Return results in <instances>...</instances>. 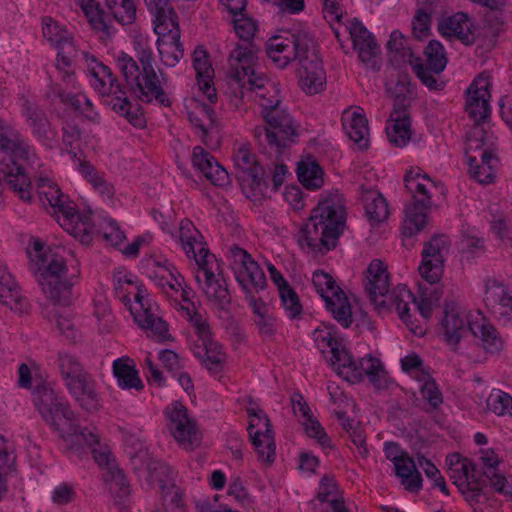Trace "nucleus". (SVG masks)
<instances>
[{
	"label": "nucleus",
	"mask_w": 512,
	"mask_h": 512,
	"mask_svg": "<svg viewBox=\"0 0 512 512\" xmlns=\"http://www.w3.org/2000/svg\"><path fill=\"white\" fill-rule=\"evenodd\" d=\"M301 184L309 190H318L324 184V172L317 160L311 156L302 159L297 166Z\"/></svg>",
	"instance_id": "c03bdc74"
},
{
	"label": "nucleus",
	"mask_w": 512,
	"mask_h": 512,
	"mask_svg": "<svg viewBox=\"0 0 512 512\" xmlns=\"http://www.w3.org/2000/svg\"><path fill=\"white\" fill-rule=\"evenodd\" d=\"M33 402L42 419L54 430L59 431L61 435H65L61 430L62 424L69 426L70 433L79 430L75 424V413L69 402L54 389L52 383L43 380L36 382L33 390Z\"/></svg>",
	"instance_id": "ddd939ff"
},
{
	"label": "nucleus",
	"mask_w": 512,
	"mask_h": 512,
	"mask_svg": "<svg viewBox=\"0 0 512 512\" xmlns=\"http://www.w3.org/2000/svg\"><path fill=\"white\" fill-rule=\"evenodd\" d=\"M353 47L358 53L360 61L368 68L376 67V58L380 53L375 37L357 19H353L348 26Z\"/></svg>",
	"instance_id": "c756f323"
},
{
	"label": "nucleus",
	"mask_w": 512,
	"mask_h": 512,
	"mask_svg": "<svg viewBox=\"0 0 512 512\" xmlns=\"http://www.w3.org/2000/svg\"><path fill=\"white\" fill-rule=\"evenodd\" d=\"M236 35L242 41L236 43L228 57V88L235 89L242 96L241 85L247 80L263 75L258 65V48L253 43L257 22L241 15L233 20Z\"/></svg>",
	"instance_id": "1a4fd4ad"
},
{
	"label": "nucleus",
	"mask_w": 512,
	"mask_h": 512,
	"mask_svg": "<svg viewBox=\"0 0 512 512\" xmlns=\"http://www.w3.org/2000/svg\"><path fill=\"white\" fill-rule=\"evenodd\" d=\"M107 13L121 25H130L136 20L135 0H105Z\"/></svg>",
	"instance_id": "8fccbe9b"
},
{
	"label": "nucleus",
	"mask_w": 512,
	"mask_h": 512,
	"mask_svg": "<svg viewBox=\"0 0 512 512\" xmlns=\"http://www.w3.org/2000/svg\"><path fill=\"white\" fill-rule=\"evenodd\" d=\"M279 293L282 305L288 317L291 319L297 318L302 312V306L296 292L288 286L282 287Z\"/></svg>",
	"instance_id": "680f3d73"
},
{
	"label": "nucleus",
	"mask_w": 512,
	"mask_h": 512,
	"mask_svg": "<svg viewBox=\"0 0 512 512\" xmlns=\"http://www.w3.org/2000/svg\"><path fill=\"white\" fill-rule=\"evenodd\" d=\"M439 33L446 38H456L464 44L473 42L471 24L464 13H456L443 18L438 23Z\"/></svg>",
	"instance_id": "a19ab883"
},
{
	"label": "nucleus",
	"mask_w": 512,
	"mask_h": 512,
	"mask_svg": "<svg viewBox=\"0 0 512 512\" xmlns=\"http://www.w3.org/2000/svg\"><path fill=\"white\" fill-rule=\"evenodd\" d=\"M22 112L32 134L44 145L53 147L56 143V132L51 128L45 112L29 101L24 102Z\"/></svg>",
	"instance_id": "72a5a7b5"
},
{
	"label": "nucleus",
	"mask_w": 512,
	"mask_h": 512,
	"mask_svg": "<svg viewBox=\"0 0 512 512\" xmlns=\"http://www.w3.org/2000/svg\"><path fill=\"white\" fill-rule=\"evenodd\" d=\"M313 339L320 353L337 373L340 364L348 361L349 352L336 329L333 326L319 327L313 331Z\"/></svg>",
	"instance_id": "bb28decb"
},
{
	"label": "nucleus",
	"mask_w": 512,
	"mask_h": 512,
	"mask_svg": "<svg viewBox=\"0 0 512 512\" xmlns=\"http://www.w3.org/2000/svg\"><path fill=\"white\" fill-rule=\"evenodd\" d=\"M62 131L63 146L67 153L72 155V158L77 161L78 158L75 149L81 138L80 130L77 126L67 123L62 127Z\"/></svg>",
	"instance_id": "0e129e2a"
},
{
	"label": "nucleus",
	"mask_w": 512,
	"mask_h": 512,
	"mask_svg": "<svg viewBox=\"0 0 512 512\" xmlns=\"http://www.w3.org/2000/svg\"><path fill=\"white\" fill-rule=\"evenodd\" d=\"M432 11L433 8L431 5H425L417 10L412 21L413 34L417 39H422L428 35Z\"/></svg>",
	"instance_id": "052dcab7"
},
{
	"label": "nucleus",
	"mask_w": 512,
	"mask_h": 512,
	"mask_svg": "<svg viewBox=\"0 0 512 512\" xmlns=\"http://www.w3.org/2000/svg\"><path fill=\"white\" fill-rule=\"evenodd\" d=\"M362 200L366 215L373 225L379 224L388 218V203L381 193L373 190L365 191L362 194Z\"/></svg>",
	"instance_id": "49530a36"
},
{
	"label": "nucleus",
	"mask_w": 512,
	"mask_h": 512,
	"mask_svg": "<svg viewBox=\"0 0 512 512\" xmlns=\"http://www.w3.org/2000/svg\"><path fill=\"white\" fill-rule=\"evenodd\" d=\"M164 417L170 435L180 447L192 451L200 445L202 435L197 422L181 402L169 404L164 410Z\"/></svg>",
	"instance_id": "a211bd4d"
},
{
	"label": "nucleus",
	"mask_w": 512,
	"mask_h": 512,
	"mask_svg": "<svg viewBox=\"0 0 512 512\" xmlns=\"http://www.w3.org/2000/svg\"><path fill=\"white\" fill-rule=\"evenodd\" d=\"M229 257L235 278L245 293H259L266 288L264 271L246 250L230 247Z\"/></svg>",
	"instance_id": "4be33fe9"
},
{
	"label": "nucleus",
	"mask_w": 512,
	"mask_h": 512,
	"mask_svg": "<svg viewBox=\"0 0 512 512\" xmlns=\"http://www.w3.org/2000/svg\"><path fill=\"white\" fill-rule=\"evenodd\" d=\"M247 413L250 418L248 432L252 444L259 459L270 464L275 460L276 449L270 420L264 411L257 407H248Z\"/></svg>",
	"instance_id": "5701e85b"
},
{
	"label": "nucleus",
	"mask_w": 512,
	"mask_h": 512,
	"mask_svg": "<svg viewBox=\"0 0 512 512\" xmlns=\"http://www.w3.org/2000/svg\"><path fill=\"white\" fill-rule=\"evenodd\" d=\"M77 163L79 172L99 194L108 198L112 197L114 194L113 186L104 179L103 175H101L89 162L77 159Z\"/></svg>",
	"instance_id": "3c124183"
},
{
	"label": "nucleus",
	"mask_w": 512,
	"mask_h": 512,
	"mask_svg": "<svg viewBox=\"0 0 512 512\" xmlns=\"http://www.w3.org/2000/svg\"><path fill=\"white\" fill-rule=\"evenodd\" d=\"M2 157H17L18 160L34 163L36 154L28 140L0 118V158Z\"/></svg>",
	"instance_id": "cd10ccee"
},
{
	"label": "nucleus",
	"mask_w": 512,
	"mask_h": 512,
	"mask_svg": "<svg viewBox=\"0 0 512 512\" xmlns=\"http://www.w3.org/2000/svg\"><path fill=\"white\" fill-rule=\"evenodd\" d=\"M62 247L45 248L39 241L34 242L30 255V270L41 290L54 303L69 305L72 300L73 278L67 277V264Z\"/></svg>",
	"instance_id": "20e7f679"
},
{
	"label": "nucleus",
	"mask_w": 512,
	"mask_h": 512,
	"mask_svg": "<svg viewBox=\"0 0 512 512\" xmlns=\"http://www.w3.org/2000/svg\"><path fill=\"white\" fill-rule=\"evenodd\" d=\"M302 423L309 437L315 438L317 442L324 448L331 447V439L324 431L323 427L321 426L318 420L311 417L303 421Z\"/></svg>",
	"instance_id": "338daca9"
},
{
	"label": "nucleus",
	"mask_w": 512,
	"mask_h": 512,
	"mask_svg": "<svg viewBox=\"0 0 512 512\" xmlns=\"http://www.w3.org/2000/svg\"><path fill=\"white\" fill-rule=\"evenodd\" d=\"M152 469L155 471L152 473V477H156V473H159L165 475L167 478L165 481L162 479L158 480L159 488L164 494L163 508L162 510L152 512H186V507L179 488L171 483L173 472L170 467L165 464L157 463Z\"/></svg>",
	"instance_id": "c9c22d12"
},
{
	"label": "nucleus",
	"mask_w": 512,
	"mask_h": 512,
	"mask_svg": "<svg viewBox=\"0 0 512 512\" xmlns=\"http://www.w3.org/2000/svg\"><path fill=\"white\" fill-rule=\"evenodd\" d=\"M469 331L477 340V345L487 353L497 354L502 351L504 341L500 333L479 311L470 320Z\"/></svg>",
	"instance_id": "473e14b6"
},
{
	"label": "nucleus",
	"mask_w": 512,
	"mask_h": 512,
	"mask_svg": "<svg viewBox=\"0 0 512 512\" xmlns=\"http://www.w3.org/2000/svg\"><path fill=\"white\" fill-rule=\"evenodd\" d=\"M38 195L43 206L65 231L83 244L91 242L94 225L90 213H79L69 197L49 179L39 180Z\"/></svg>",
	"instance_id": "9d476101"
},
{
	"label": "nucleus",
	"mask_w": 512,
	"mask_h": 512,
	"mask_svg": "<svg viewBox=\"0 0 512 512\" xmlns=\"http://www.w3.org/2000/svg\"><path fill=\"white\" fill-rule=\"evenodd\" d=\"M178 237L185 254L188 258L194 259L197 267L201 265L199 258L214 256L206 247L201 233L190 220L184 219L180 222Z\"/></svg>",
	"instance_id": "f704fd0d"
},
{
	"label": "nucleus",
	"mask_w": 512,
	"mask_h": 512,
	"mask_svg": "<svg viewBox=\"0 0 512 512\" xmlns=\"http://www.w3.org/2000/svg\"><path fill=\"white\" fill-rule=\"evenodd\" d=\"M394 467L396 476L401 479V484L406 490L418 493L422 489V476L408 454L394 463Z\"/></svg>",
	"instance_id": "a18cd8bd"
},
{
	"label": "nucleus",
	"mask_w": 512,
	"mask_h": 512,
	"mask_svg": "<svg viewBox=\"0 0 512 512\" xmlns=\"http://www.w3.org/2000/svg\"><path fill=\"white\" fill-rule=\"evenodd\" d=\"M17 157L0 158V182H4L24 202L33 198L32 185L24 169L16 164Z\"/></svg>",
	"instance_id": "c85d7f7f"
},
{
	"label": "nucleus",
	"mask_w": 512,
	"mask_h": 512,
	"mask_svg": "<svg viewBox=\"0 0 512 512\" xmlns=\"http://www.w3.org/2000/svg\"><path fill=\"white\" fill-rule=\"evenodd\" d=\"M148 11L153 15L156 34L167 33V28L178 26L177 15L169 0H144Z\"/></svg>",
	"instance_id": "79ce46f5"
},
{
	"label": "nucleus",
	"mask_w": 512,
	"mask_h": 512,
	"mask_svg": "<svg viewBox=\"0 0 512 512\" xmlns=\"http://www.w3.org/2000/svg\"><path fill=\"white\" fill-rule=\"evenodd\" d=\"M417 381L422 383L419 391L429 405L427 411H437L443 404V395L436 380L428 372H418Z\"/></svg>",
	"instance_id": "09e8293b"
},
{
	"label": "nucleus",
	"mask_w": 512,
	"mask_h": 512,
	"mask_svg": "<svg viewBox=\"0 0 512 512\" xmlns=\"http://www.w3.org/2000/svg\"><path fill=\"white\" fill-rule=\"evenodd\" d=\"M196 332L197 338L192 343V352L211 373H218L222 370L226 361V354L222 346L213 339L208 319L203 314H190L185 312Z\"/></svg>",
	"instance_id": "dca6fc26"
},
{
	"label": "nucleus",
	"mask_w": 512,
	"mask_h": 512,
	"mask_svg": "<svg viewBox=\"0 0 512 512\" xmlns=\"http://www.w3.org/2000/svg\"><path fill=\"white\" fill-rule=\"evenodd\" d=\"M345 221L346 212L342 204L332 199L319 202L297 234L300 248L315 255L326 254L336 247Z\"/></svg>",
	"instance_id": "7ed1b4c3"
},
{
	"label": "nucleus",
	"mask_w": 512,
	"mask_h": 512,
	"mask_svg": "<svg viewBox=\"0 0 512 512\" xmlns=\"http://www.w3.org/2000/svg\"><path fill=\"white\" fill-rule=\"evenodd\" d=\"M487 407L498 416L512 413V397L501 390L492 391L487 399Z\"/></svg>",
	"instance_id": "bf43d9fd"
},
{
	"label": "nucleus",
	"mask_w": 512,
	"mask_h": 512,
	"mask_svg": "<svg viewBox=\"0 0 512 512\" xmlns=\"http://www.w3.org/2000/svg\"><path fill=\"white\" fill-rule=\"evenodd\" d=\"M472 318H475V315L468 316L465 310L457 304L453 302L446 303L441 326L445 340L449 345H458L469 331V322Z\"/></svg>",
	"instance_id": "7c9ffc66"
},
{
	"label": "nucleus",
	"mask_w": 512,
	"mask_h": 512,
	"mask_svg": "<svg viewBox=\"0 0 512 512\" xmlns=\"http://www.w3.org/2000/svg\"><path fill=\"white\" fill-rule=\"evenodd\" d=\"M113 374L118 385L123 389L141 390L144 386L138 376L134 361L129 357H122L114 360Z\"/></svg>",
	"instance_id": "37998d69"
},
{
	"label": "nucleus",
	"mask_w": 512,
	"mask_h": 512,
	"mask_svg": "<svg viewBox=\"0 0 512 512\" xmlns=\"http://www.w3.org/2000/svg\"><path fill=\"white\" fill-rule=\"evenodd\" d=\"M312 282L334 319L344 328H348L352 323L351 305L332 276L318 270L313 273Z\"/></svg>",
	"instance_id": "aec40b11"
},
{
	"label": "nucleus",
	"mask_w": 512,
	"mask_h": 512,
	"mask_svg": "<svg viewBox=\"0 0 512 512\" xmlns=\"http://www.w3.org/2000/svg\"><path fill=\"white\" fill-rule=\"evenodd\" d=\"M42 22L43 36L58 50L55 66L65 89H77L73 63L79 55V50L74 43L73 35L50 17H44Z\"/></svg>",
	"instance_id": "2eb2a0df"
},
{
	"label": "nucleus",
	"mask_w": 512,
	"mask_h": 512,
	"mask_svg": "<svg viewBox=\"0 0 512 512\" xmlns=\"http://www.w3.org/2000/svg\"><path fill=\"white\" fill-rule=\"evenodd\" d=\"M450 479L458 489L467 488L468 483L477 480L480 477L475 474V464L469 458L448 468Z\"/></svg>",
	"instance_id": "5fc2aeb1"
},
{
	"label": "nucleus",
	"mask_w": 512,
	"mask_h": 512,
	"mask_svg": "<svg viewBox=\"0 0 512 512\" xmlns=\"http://www.w3.org/2000/svg\"><path fill=\"white\" fill-rule=\"evenodd\" d=\"M233 160L237 175L244 180L249 179L252 188L261 190V185H267V171L260 164L249 144H239L234 149Z\"/></svg>",
	"instance_id": "a878e982"
},
{
	"label": "nucleus",
	"mask_w": 512,
	"mask_h": 512,
	"mask_svg": "<svg viewBox=\"0 0 512 512\" xmlns=\"http://www.w3.org/2000/svg\"><path fill=\"white\" fill-rule=\"evenodd\" d=\"M201 265L195 272V280L210 302L224 309L230 304L231 297L226 281L220 273V266L215 256L199 258Z\"/></svg>",
	"instance_id": "412c9836"
},
{
	"label": "nucleus",
	"mask_w": 512,
	"mask_h": 512,
	"mask_svg": "<svg viewBox=\"0 0 512 512\" xmlns=\"http://www.w3.org/2000/svg\"><path fill=\"white\" fill-rule=\"evenodd\" d=\"M141 272L147 276L162 293L172 301L174 307L187 320L186 309L190 314H200L190 300L192 290L185 285L183 276L161 255L144 257L140 262Z\"/></svg>",
	"instance_id": "9b49d317"
},
{
	"label": "nucleus",
	"mask_w": 512,
	"mask_h": 512,
	"mask_svg": "<svg viewBox=\"0 0 512 512\" xmlns=\"http://www.w3.org/2000/svg\"><path fill=\"white\" fill-rule=\"evenodd\" d=\"M489 76L480 74L476 77L467 90L466 111L475 124L467 135V152L469 150L482 149L488 145L491 137L488 135L484 120L490 111L489 100Z\"/></svg>",
	"instance_id": "4468645a"
},
{
	"label": "nucleus",
	"mask_w": 512,
	"mask_h": 512,
	"mask_svg": "<svg viewBox=\"0 0 512 512\" xmlns=\"http://www.w3.org/2000/svg\"><path fill=\"white\" fill-rule=\"evenodd\" d=\"M167 33L159 36L158 50L164 65L174 67L184 56L183 45L180 42V28H167Z\"/></svg>",
	"instance_id": "58836bf2"
},
{
	"label": "nucleus",
	"mask_w": 512,
	"mask_h": 512,
	"mask_svg": "<svg viewBox=\"0 0 512 512\" xmlns=\"http://www.w3.org/2000/svg\"><path fill=\"white\" fill-rule=\"evenodd\" d=\"M116 296L129 309L134 321L157 341L169 339L168 325L163 320L159 305L153 301L147 290L138 284L133 275H124L114 283Z\"/></svg>",
	"instance_id": "423d86ee"
},
{
	"label": "nucleus",
	"mask_w": 512,
	"mask_h": 512,
	"mask_svg": "<svg viewBox=\"0 0 512 512\" xmlns=\"http://www.w3.org/2000/svg\"><path fill=\"white\" fill-rule=\"evenodd\" d=\"M486 306L492 313H502V307L499 306L501 301H510V294L507 288L497 280H488L486 283L485 298Z\"/></svg>",
	"instance_id": "864d4df0"
},
{
	"label": "nucleus",
	"mask_w": 512,
	"mask_h": 512,
	"mask_svg": "<svg viewBox=\"0 0 512 512\" xmlns=\"http://www.w3.org/2000/svg\"><path fill=\"white\" fill-rule=\"evenodd\" d=\"M81 7L91 26L99 31H105L107 25L104 21V11L95 0H75Z\"/></svg>",
	"instance_id": "4d7b16f0"
},
{
	"label": "nucleus",
	"mask_w": 512,
	"mask_h": 512,
	"mask_svg": "<svg viewBox=\"0 0 512 512\" xmlns=\"http://www.w3.org/2000/svg\"><path fill=\"white\" fill-rule=\"evenodd\" d=\"M58 96L60 99L73 106L77 111L81 112L88 119L96 121L99 119L98 113L94 110L91 100L83 93H71L65 89L59 88Z\"/></svg>",
	"instance_id": "603ef678"
},
{
	"label": "nucleus",
	"mask_w": 512,
	"mask_h": 512,
	"mask_svg": "<svg viewBox=\"0 0 512 512\" xmlns=\"http://www.w3.org/2000/svg\"><path fill=\"white\" fill-rule=\"evenodd\" d=\"M0 302L17 312H23L28 305L27 299L21 295L18 284L8 272L7 266L0 260Z\"/></svg>",
	"instance_id": "4c0bfd02"
},
{
	"label": "nucleus",
	"mask_w": 512,
	"mask_h": 512,
	"mask_svg": "<svg viewBox=\"0 0 512 512\" xmlns=\"http://www.w3.org/2000/svg\"><path fill=\"white\" fill-rule=\"evenodd\" d=\"M241 85L242 96L232 88L227 89L230 103L239 109L245 98L253 95L261 107L266 126L254 128V137L260 145L270 148L277 156L297 135V125L291 115L281 106L278 90L265 74L247 80Z\"/></svg>",
	"instance_id": "f257e3e1"
},
{
	"label": "nucleus",
	"mask_w": 512,
	"mask_h": 512,
	"mask_svg": "<svg viewBox=\"0 0 512 512\" xmlns=\"http://www.w3.org/2000/svg\"><path fill=\"white\" fill-rule=\"evenodd\" d=\"M365 290L377 309L394 308L399 318L415 335H422L423 329L411 320L409 305L415 300L406 285H398L390 291V279L387 266L378 259L371 261L366 270Z\"/></svg>",
	"instance_id": "0eeeda50"
},
{
	"label": "nucleus",
	"mask_w": 512,
	"mask_h": 512,
	"mask_svg": "<svg viewBox=\"0 0 512 512\" xmlns=\"http://www.w3.org/2000/svg\"><path fill=\"white\" fill-rule=\"evenodd\" d=\"M486 482L482 478L477 480H472V482L468 483L467 488L458 489L460 493L464 496L465 500L471 505L474 506L479 504L480 497L486 496L485 492Z\"/></svg>",
	"instance_id": "69168bd1"
},
{
	"label": "nucleus",
	"mask_w": 512,
	"mask_h": 512,
	"mask_svg": "<svg viewBox=\"0 0 512 512\" xmlns=\"http://www.w3.org/2000/svg\"><path fill=\"white\" fill-rule=\"evenodd\" d=\"M337 374L350 383L360 382L367 376L376 387H381L386 377L381 361L372 355H367L356 362L348 354V361L340 364Z\"/></svg>",
	"instance_id": "b1692460"
},
{
	"label": "nucleus",
	"mask_w": 512,
	"mask_h": 512,
	"mask_svg": "<svg viewBox=\"0 0 512 512\" xmlns=\"http://www.w3.org/2000/svg\"><path fill=\"white\" fill-rule=\"evenodd\" d=\"M404 182L412 201L405 208L403 234L411 237L424 229L431 208L432 192L437 187L429 175L418 167L406 172Z\"/></svg>",
	"instance_id": "f8f14e48"
},
{
	"label": "nucleus",
	"mask_w": 512,
	"mask_h": 512,
	"mask_svg": "<svg viewBox=\"0 0 512 512\" xmlns=\"http://www.w3.org/2000/svg\"><path fill=\"white\" fill-rule=\"evenodd\" d=\"M103 480L109 486L110 493L117 505L124 504L131 489L123 471L117 467L104 471Z\"/></svg>",
	"instance_id": "de8ad7c7"
},
{
	"label": "nucleus",
	"mask_w": 512,
	"mask_h": 512,
	"mask_svg": "<svg viewBox=\"0 0 512 512\" xmlns=\"http://www.w3.org/2000/svg\"><path fill=\"white\" fill-rule=\"evenodd\" d=\"M425 60L409 54V63L423 85L430 90H441L444 82L439 75L447 65L444 46L437 40H431L424 51Z\"/></svg>",
	"instance_id": "6ab92c4d"
},
{
	"label": "nucleus",
	"mask_w": 512,
	"mask_h": 512,
	"mask_svg": "<svg viewBox=\"0 0 512 512\" xmlns=\"http://www.w3.org/2000/svg\"><path fill=\"white\" fill-rule=\"evenodd\" d=\"M420 297L416 298L411 303L414 304L420 315L428 320L431 317L432 308L438 303L441 298V292L437 288H433L432 291L428 292L427 288L420 286Z\"/></svg>",
	"instance_id": "13d9d810"
},
{
	"label": "nucleus",
	"mask_w": 512,
	"mask_h": 512,
	"mask_svg": "<svg viewBox=\"0 0 512 512\" xmlns=\"http://www.w3.org/2000/svg\"><path fill=\"white\" fill-rule=\"evenodd\" d=\"M62 439L67 445L66 454L72 461L82 460L90 451L95 462L104 471L117 467L110 447L100 441L99 435L87 428L67 435L62 434Z\"/></svg>",
	"instance_id": "f3484780"
},
{
	"label": "nucleus",
	"mask_w": 512,
	"mask_h": 512,
	"mask_svg": "<svg viewBox=\"0 0 512 512\" xmlns=\"http://www.w3.org/2000/svg\"><path fill=\"white\" fill-rule=\"evenodd\" d=\"M135 50L141 68L136 60L125 52H119L115 58L116 67L125 79L129 91L142 101L155 100L163 106H169L170 100L153 67V52L147 40L140 38L136 42Z\"/></svg>",
	"instance_id": "39448f33"
},
{
	"label": "nucleus",
	"mask_w": 512,
	"mask_h": 512,
	"mask_svg": "<svg viewBox=\"0 0 512 512\" xmlns=\"http://www.w3.org/2000/svg\"><path fill=\"white\" fill-rule=\"evenodd\" d=\"M82 55L87 63L90 85L102 97L103 103L124 116L132 125L143 126L145 120L140 105L132 104L127 89L120 84L111 68L87 52H82Z\"/></svg>",
	"instance_id": "6e6552de"
},
{
	"label": "nucleus",
	"mask_w": 512,
	"mask_h": 512,
	"mask_svg": "<svg viewBox=\"0 0 512 512\" xmlns=\"http://www.w3.org/2000/svg\"><path fill=\"white\" fill-rule=\"evenodd\" d=\"M449 244L445 236H434L425 243L422 251V262L418 268L423 279L429 284L440 281L444 271L445 255Z\"/></svg>",
	"instance_id": "393cba45"
},
{
	"label": "nucleus",
	"mask_w": 512,
	"mask_h": 512,
	"mask_svg": "<svg viewBox=\"0 0 512 512\" xmlns=\"http://www.w3.org/2000/svg\"><path fill=\"white\" fill-rule=\"evenodd\" d=\"M58 367L65 385L87 373L78 358L69 353H60L58 355Z\"/></svg>",
	"instance_id": "6e6d98bb"
},
{
	"label": "nucleus",
	"mask_w": 512,
	"mask_h": 512,
	"mask_svg": "<svg viewBox=\"0 0 512 512\" xmlns=\"http://www.w3.org/2000/svg\"><path fill=\"white\" fill-rule=\"evenodd\" d=\"M342 125L349 138L359 147L368 145V121L360 108L356 110L347 109L342 115Z\"/></svg>",
	"instance_id": "ea45409f"
},
{
	"label": "nucleus",
	"mask_w": 512,
	"mask_h": 512,
	"mask_svg": "<svg viewBox=\"0 0 512 512\" xmlns=\"http://www.w3.org/2000/svg\"><path fill=\"white\" fill-rule=\"evenodd\" d=\"M101 233L103 238L113 246L121 244L126 236L118 223L111 218H104L101 224Z\"/></svg>",
	"instance_id": "e2e57ef3"
},
{
	"label": "nucleus",
	"mask_w": 512,
	"mask_h": 512,
	"mask_svg": "<svg viewBox=\"0 0 512 512\" xmlns=\"http://www.w3.org/2000/svg\"><path fill=\"white\" fill-rule=\"evenodd\" d=\"M390 143L396 147H404L411 139V119L404 100H397L386 126Z\"/></svg>",
	"instance_id": "2f4dec72"
},
{
	"label": "nucleus",
	"mask_w": 512,
	"mask_h": 512,
	"mask_svg": "<svg viewBox=\"0 0 512 512\" xmlns=\"http://www.w3.org/2000/svg\"><path fill=\"white\" fill-rule=\"evenodd\" d=\"M469 173L473 179L480 184H490L494 180V173L491 165H478L475 158L468 157Z\"/></svg>",
	"instance_id": "774afa93"
},
{
	"label": "nucleus",
	"mask_w": 512,
	"mask_h": 512,
	"mask_svg": "<svg viewBox=\"0 0 512 512\" xmlns=\"http://www.w3.org/2000/svg\"><path fill=\"white\" fill-rule=\"evenodd\" d=\"M193 68L196 73L199 89L204 93L208 101L212 104L217 101L215 88L212 86L214 69L210 63L207 51L198 47L192 55Z\"/></svg>",
	"instance_id": "e433bc0d"
},
{
	"label": "nucleus",
	"mask_w": 512,
	"mask_h": 512,
	"mask_svg": "<svg viewBox=\"0 0 512 512\" xmlns=\"http://www.w3.org/2000/svg\"><path fill=\"white\" fill-rule=\"evenodd\" d=\"M268 57L279 67L297 60L302 89L310 95L322 91L326 74L318 55L315 40L307 33L291 34L289 37L275 36L267 43Z\"/></svg>",
	"instance_id": "f03ea898"
}]
</instances>
